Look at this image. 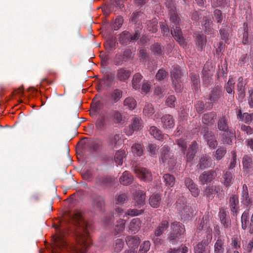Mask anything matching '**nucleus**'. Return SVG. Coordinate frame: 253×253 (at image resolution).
I'll use <instances>...</instances> for the list:
<instances>
[{
  "label": "nucleus",
  "instance_id": "1",
  "mask_svg": "<svg viewBox=\"0 0 253 253\" xmlns=\"http://www.w3.org/2000/svg\"><path fill=\"white\" fill-rule=\"evenodd\" d=\"M76 230V244L69 245L60 233L53 238V253H87L91 244L88 232L89 224L84 219L81 212L76 211L71 215Z\"/></svg>",
  "mask_w": 253,
  "mask_h": 253
},
{
  "label": "nucleus",
  "instance_id": "2",
  "mask_svg": "<svg viewBox=\"0 0 253 253\" xmlns=\"http://www.w3.org/2000/svg\"><path fill=\"white\" fill-rule=\"evenodd\" d=\"M169 15L170 21L173 24L171 29V34L179 44L184 47L186 45V42L179 26L180 18L175 10L169 12Z\"/></svg>",
  "mask_w": 253,
  "mask_h": 253
},
{
  "label": "nucleus",
  "instance_id": "3",
  "mask_svg": "<svg viewBox=\"0 0 253 253\" xmlns=\"http://www.w3.org/2000/svg\"><path fill=\"white\" fill-rule=\"evenodd\" d=\"M175 207L182 219L188 220L194 215V211L189 204H187L186 198L183 196L178 198Z\"/></svg>",
  "mask_w": 253,
  "mask_h": 253
},
{
  "label": "nucleus",
  "instance_id": "4",
  "mask_svg": "<svg viewBox=\"0 0 253 253\" xmlns=\"http://www.w3.org/2000/svg\"><path fill=\"white\" fill-rule=\"evenodd\" d=\"M171 231L168 237V240L172 244H175L184 232V226L182 223L175 221L171 223Z\"/></svg>",
  "mask_w": 253,
  "mask_h": 253
},
{
  "label": "nucleus",
  "instance_id": "5",
  "mask_svg": "<svg viewBox=\"0 0 253 253\" xmlns=\"http://www.w3.org/2000/svg\"><path fill=\"white\" fill-rule=\"evenodd\" d=\"M132 168L134 173L141 180L145 182H150L152 180L151 172L147 169L142 168L138 165L133 164Z\"/></svg>",
  "mask_w": 253,
  "mask_h": 253
},
{
  "label": "nucleus",
  "instance_id": "6",
  "mask_svg": "<svg viewBox=\"0 0 253 253\" xmlns=\"http://www.w3.org/2000/svg\"><path fill=\"white\" fill-rule=\"evenodd\" d=\"M140 36V32L136 30L133 34L127 31H124L120 34L119 41L121 44L126 45L131 42L137 41Z\"/></svg>",
  "mask_w": 253,
  "mask_h": 253
},
{
  "label": "nucleus",
  "instance_id": "7",
  "mask_svg": "<svg viewBox=\"0 0 253 253\" xmlns=\"http://www.w3.org/2000/svg\"><path fill=\"white\" fill-rule=\"evenodd\" d=\"M161 163H167L172 166L175 164V159L173 155L170 152V147L164 146L161 149V156L160 157Z\"/></svg>",
  "mask_w": 253,
  "mask_h": 253
},
{
  "label": "nucleus",
  "instance_id": "8",
  "mask_svg": "<svg viewBox=\"0 0 253 253\" xmlns=\"http://www.w3.org/2000/svg\"><path fill=\"white\" fill-rule=\"evenodd\" d=\"M197 229L199 231L205 230L207 235L211 238L212 229L210 223V215L208 213L205 214L201 220L200 223L198 225Z\"/></svg>",
  "mask_w": 253,
  "mask_h": 253
},
{
  "label": "nucleus",
  "instance_id": "9",
  "mask_svg": "<svg viewBox=\"0 0 253 253\" xmlns=\"http://www.w3.org/2000/svg\"><path fill=\"white\" fill-rule=\"evenodd\" d=\"M122 134L120 133L110 135L107 141L108 146L111 149H117L122 144Z\"/></svg>",
  "mask_w": 253,
  "mask_h": 253
},
{
  "label": "nucleus",
  "instance_id": "10",
  "mask_svg": "<svg viewBox=\"0 0 253 253\" xmlns=\"http://www.w3.org/2000/svg\"><path fill=\"white\" fill-rule=\"evenodd\" d=\"M229 204L231 214L236 217L240 210L238 196L235 194L231 195L229 198Z\"/></svg>",
  "mask_w": 253,
  "mask_h": 253
},
{
  "label": "nucleus",
  "instance_id": "11",
  "mask_svg": "<svg viewBox=\"0 0 253 253\" xmlns=\"http://www.w3.org/2000/svg\"><path fill=\"white\" fill-rule=\"evenodd\" d=\"M83 147L90 151L96 152L103 147V142L100 139L96 140H87L83 142Z\"/></svg>",
  "mask_w": 253,
  "mask_h": 253
},
{
  "label": "nucleus",
  "instance_id": "12",
  "mask_svg": "<svg viewBox=\"0 0 253 253\" xmlns=\"http://www.w3.org/2000/svg\"><path fill=\"white\" fill-rule=\"evenodd\" d=\"M221 192H222V188L219 186H208L204 191V195L209 200H212L215 194L219 197Z\"/></svg>",
  "mask_w": 253,
  "mask_h": 253
},
{
  "label": "nucleus",
  "instance_id": "13",
  "mask_svg": "<svg viewBox=\"0 0 253 253\" xmlns=\"http://www.w3.org/2000/svg\"><path fill=\"white\" fill-rule=\"evenodd\" d=\"M143 212V211L138 210L136 209H129L126 212H124L123 210L121 208H117L115 212L114 213L113 216L115 217H125L127 215L136 216L141 214Z\"/></svg>",
  "mask_w": 253,
  "mask_h": 253
},
{
  "label": "nucleus",
  "instance_id": "14",
  "mask_svg": "<svg viewBox=\"0 0 253 253\" xmlns=\"http://www.w3.org/2000/svg\"><path fill=\"white\" fill-rule=\"evenodd\" d=\"M216 173L213 170L205 171L199 176V180L202 185L211 182L215 177Z\"/></svg>",
  "mask_w": 253,
  "mask_h": 253
},
{
  "label": "nucleus",
  "instance_id": "15",
  "mask_svg": "<svg viewBox=\"0 0 253 253\" xmlns=\"http://www.w3.org/2000/svg\"><path fill=\"white\" fill-rule=\"evenodd\" d=\"M241 200L242 204L247 206H249L252 203V198L249 194L248 186L246 184L242 185Z\"/></svg>",
  "mask_w": 253,
  "mask_h": 253
},
{
  "label": "nucleus",
  "instance_id": "16",
  "mask_svg": "<svg viewBox=\"0 0 253 253\" xmlns=\"http://www.w3.org/2000/svg\"><path fill=\"white\" fill-rule=\"evenodd\" d=\"M202 73V78L203 84L206 86H207L211 83L212 73L211 70L209 68V65L207 63L204 65Z\"/></svg>",
  "mask_w": 253,
  "mask_h": 253
},
{
  "label": "nucleus",
  "instance_id": "17",
  "mask_svg": "<svg viewBox=\"0 0 253 253\" xmlns=\"http://www.w3.org/2000/svg\"><path fill=\"white\" fill-rule=\"evenodd\" d=\"M130 75L131 72L130 70L125 67H122L117 70L116 76L119 81L125 82L129 79Z\"/></svg>",
  "mask_w": 253,
  "mask_h": 253
},
{
  "label": "nucleus",
  "instance_id": "18",
  "mask_svg": "<svg viewBox=\"0 0 253 253\" xmlns=\"http://www.w3.org/2000/svg\"><path fill=\"white\" fill-rule=\"evenodd\" d=\"M217 115L214 112L204 114L202 118V123L207 126H212L216 119Z\"/></svg>",
  "mask_w": 253,
  "mask_h": 253
},
{
  "label": "nucleus",
  "instance_id": "19",
  "mask_svg": "<svg viewBox=\"0 0 253 253\" xmlns=\"http://www.w3.org/2000/svg\"><path fill=\"white\" fill-rule=\"evenodd\" d=\"M229 122L225 116H222L218 118L217 121V128L219 130L228 132L229 130Z\"/></svg>",
  "mask_w": 253,
  "mask_h": 253
},
{
  "label": "nucleus",
  "instance_id": "20",
  "mask_svg": "<svg viewBox=\"0 0 253 253\" xmlns=\"http://www.w3.org/2000/svg\"><path fill=\"white\" fill-rule=\"evenodd\" d=\"M198 166L201 169L211 167L212 166V160L209 155H203L200 159Z\"/></svg>",
  "mask_w": 253,
  "mask_h": 253
},
{
  "label": "nucleus",
  "instance_id": "21",
  "mask_svg": "<svg viewBox=\"0 0 253 253\" xmlns=\"http://www.w3.org/2000/svg\"><path fill=\"white\" fill-rule=\"evenodd\" d=\"M161 123L163 128L170 129L174 126V120L172 116L167 114L161 118Z\"/></svg>",
  "mask_w": 253,
  "mask_h": 253
},
{
  "label": "nucleus",
  "instance_id": "22",
  "mask_svg": "<svg viewBox=\"0 0 253 253\" xmlns=\"http://www.w3.org/2000/svg\"><path fill=\"white\" fill-rule=\"evenodd\" d=\"M222 94L221 88L218 86L213 88L209 95V99L212 103L218 101Z\"/></svg>",
  "mask_w": 253,
  "mask_h": 253
},
{
  "label": "nucleus",
  "instance_id": "23",
  "mask_svg": "<svg viewBox=\"0 0 253 253\" xmlns=\"http://www.w3.org/2000/svg\"><path fill=\"white\" fill-rule=\"evenodd\" d=\"M198 144L194 141L190 145L188 149V152L186 154V160L187 162H191L197 152Z\"/></svg>",
  "mask_w": 253,
  "mask_h": 253
},
{
  "label": "nucleus",
  "instance_id": "24",
  "mask_svg": "<svg viewBox=\"0 0 253 253\" xmlns=\"http://www.w3.org/2000/svg\"><path fill=\"white\" fill-rule=\"evenodd\" d=\"M133 199L138 205H143L145 201V192L142 190H139L133 193Z\"/></svg>",
  "mask_w": 253,
  "mask_h": 253
},
{
  "label": "nucleus",
  "instance_id": "25",
  "mask_svg": "<svg viewBox=\"0 0 253 253\" xmlns=\"http://www.w3.org/2000/svg\"><path fill=\"white\" fill-rule=\"evenodd\" d=\"M242 163L244 171L247 173L250 172L253 168V160L249 155H245L243 158Z\"/></svg>",
  "mask_w": 253,
  "mask_h": 253
},
{
  "label": "nucleus",
  "instance_id": "26",
  "mask_svg": "<svg viewBox=\"0 0 253 253\" xmlns=\"http://www.w3.org/2000/svg\"><path fill=\"white\" fill-rule=\"evenodd\" d=\"M104 204V199L102 196H96L92 200V206L95 210L102 211Z\"/></svg>",
  "mask_w": 253,
  "mask_h": 253
},
{
  "label": "nucleus",
  "instance_id": "27",
  "mask_svg": "<svg viewBox=\"0 0 253 253\" xmlns=\"http://www.w3.org/2000/svg\"><path fill=\"white\" fill-rule=\"evenodd\" d=\"M202 26L205 33L207 34H212L213 33V29L212 28L213 23L207 16H204L203 18Z\"/></svg>",
  "mask_w": 253,
  "mask_h": 253
},
{
  "label": "nucleus",
  "instance_id": "28",
  "mask_svg": "<svg viewBox=\"0 0 253 253\" xmlns=\"http://www.w3.org/2000/svg\"><path fill=\"white\" fill-rule=\"evenodd\" d=\"M133 179V175L128 171H124L120 178V183L124 185L130 184Z\"/></svg>",
  "mask_w": 253,
  "mask_h": 253
},
{
  "label": "nucleus",
  "instance_id": "29",
  "mask_svg": "<svg viewBox=\"0 0 253 253\" xmlns=\"http://www.w3.org/2000/svg\"><path fill=\"white\" fill-rule=\"evenodd\" d=\"M161 200V196L159 194L154 193L149 198V204L152 207L157 208L160 205Z\"/></svg>",
  "mask_w": 253,
  "mask_h": 253
},
{
  "label": "nucleus",
  "instance_id": "30",
  "mask_svg": "<svg viewBox=\"0 0 253 253\" xmlns=\"http://www.w3.org/2000/svg\"><path fill=\"white\" fill-rule=\"evenodd\" d=\"M150 133L157 140H163L168 137L167 135L163 134L161 131L155 126H151L149 129Z\"/></svg>",
  "mask_w": 253,
  "mask_h": 253
},
{
  "label": "nucleus",
  "instance_id": "31",
  "mask_svg": "<svg viewBox=\"0 0 253 253\" xmlns=\"http://www.w3.org/2000/svg\"><path fill=\"white\" fill-rule=\"evenodd\" d=\"M169 225L168 221L163 220L160 223L159 225L156 229L154 234L155 236L159 237L167 230Z\"/></svg>",
  "mask_w": 253,
  "mask_h": 253
},
{
  "label": "nucleus",
  "instance_id": "32",
  "mask_svg": "<svg viewBox=\"0 0 253 253\" xmlns=\"http://www.w3.org/2000/svg\"><path fill=\"white\" fill-rule=\"evenodd\" d=\"M95 128L99 131L105 129L107 126L106 118L104 115H100L95 122Z\"/></svg>",
  "mask_w": 253,
  "mask_h": 253
},
{
  "label": "nucleus",
  "instance_id": "33",
  "mask_svg": "<svg viewBox=\"0 0 253 253\" xmlns=\"http://www.w3.org/2000/svg\"><path fill=\"white\" fill-rule=\"evenodd\" d=\"M123 96V91L120 89H114L109 95L110 100L114 103L118 102Z\"/></svg>",
  "mask_w": 253,
  "mask_h": 253
},
{
  "label": "nucleus",
  "instance_id": "34",
  "mask_svg": "<svg viewBox=\"0 0 253 253\" xmlns=\"http://www.w3.org/2000/svg\"><path fill=\"white\" fill-rule=\"evenodd\" d=\"M141 119L138 117H134L132 119L131 123L129 126L131 132L127 135H131L132 132L139 130L142 126Z\"/></svg>",
  "mask_w": 253,
  "mask_h": 253
},
{
  "label": "nucleus",
  "instance_id": "35",
  "mask_svg": "<svg viewBox=\"0 0 253 253\" xmlns=\"http://www.w3.org/2000/svg\"><path fill=\"white\" fill-rule=\"evenodd\" d=\"M191 82L193 88L198 91L200 88V77L198 74L192 73L190 75Z\"/></svg>",
  "mask_w": 253,
  "mask_h": 253
},
{
  "label": "nucleus",
  "instance_id": "36",
  "mask_svg": "<svg viewBox=\"0 0 253 253\" xmlns=\"http://www.w3.org/2000/svg\"><path fill=\"white\" fill-rule=\"evenodd\" d=\"M141 225V222L139 218H134L130 223L129 230L131 233L135 234L139 231Z\"/></svg>",
  "mask_w": 253,
  "mask_h": 253
},
{
  "label": "nucleus",
  "instance_id": "37",
  "mask_svg": "<svg viewBox=\"0 0 253 253\" xmlns=\"http://www.w3.org/2000/svg\"><path fill=\"white\" fill-rule=\"evenodd\" d=\"M111 181V178L108 176L98 175L95 179V184L99 186H107Z\"/></svg>",
  "mask_w": 253,
  "mask_h": 253
},
{
  "label": "nucleus",
  "instance_id": "38",
  "mask_svg": "<svg viewBox=\"0 0 253 253\" xmlns=\"http://www.w3.org/2000/svg\"><path fill=\"white\" fill-rule=\"evenodd\" d=\"M126 157V152L124 150H120L116 152L114 156V160L118 165H122L123 159Z\"/></svg>",
  "mask_w": 253,
  "mask_h": 253
},
{
  "label": "nucleus",
  "instance_id": "39",
  "mask_svg": "<svg viewBox=\"0 0 253 253\" xmlns=\"http://www.w3.org/2000/svg\"><path fill=\"white\" fill-rule=\"evenodd\" d=\"M250 214L248 210L245 211L241 216V226L244 230H248L250 222L249 221Z\"/></svg>",
  "mask_w": 253,
  "mask_h": 253
},
{
  "label": "nucleus",
  "instance_id": "40",
  "mask_svg": "<svg viewBox=\"0 0 253 253\" xmlns=\"http://www.w3.org/2000/svg\"><path fill=\"white\" fill-rule=\"evenodd\" d=\"M126 242L129 247L134 248L139 244V238L137 236H129L127 237Z\"/></svg>",
  "mask_w": 253,
  "mask_h": 253
},
{
  "label": "nucleus",
  "instance_id": "41",
  "mask_svg": "<svg viewBox=\"0 0 253 253\" xmlns=\"http://www.w3.org/2000/svg\"><path fill=\"white\" fill-rule=\"evenodd\" d=\"M143 76L139 73L135 74L132 78V85L135 89H138L140 88V82L142 80Z\"/></svg>",
  "mask_w": 253,
  "mask_h": 253
},
{
  "label": "nucleus",
  "instance_id": "42",
  "mask_svg": "<svg viewBox=\"0 0 253 253\" xmlns=\"http://www.w3.org/2000/svg\"><path fill=\"white\" fill-rule=\"evenodd\" d=\"M181 77V72L178 66H173L171 71V77L172 81L174 80L178 81L180 80Z\"/></svg>",
  "mask_w": 253,
  "mask_h": 253
},
{
  "label": "nucleus",
  "instance_id": "43",
  "mask_svg": "<svg viewBox=\"0 0 253 253\" xmlns=\"http://www.w3.org/2000/svg\"><path fill=\"white\" fill-rule=\"evenodd\" d=\"M124 105L130 110H133L136 106V101L133 97H127L124 101Z\"/></svg>",
  "mask_w": 253,
  "mask_h": 253
},
{
  "label": "nucleus",
  "instance_id": "44",
  "mask_svg": "<svg viewBox=\"0 0 253 253\" xmlns=\"http://www.w3.org/2000/svg\"><path fill=\"white\" fill-rule=\"evenodd\" d=\"M131 151L134 156L140 157L143 153L142 147L140 144H134L131 147Z\"/></svg>",
  "mask_w": 253,
  "mask_h": 253
},
{
  "label": "nucleus",
  "instance_id": "45",
  "mask_svg": "<svg viewBox=\"0 0 253 253\" xmlns=\"http://www.w3.org/2000/svg\"><path fill=\"white\" fill-rule=\"evenodd\" d=\"M196 42L200 50H202L207 42L206 36L203 34H198L197 36Z\"/></svg>",
  "mask_w": 253,
  "mask_h": 253
},
{
  "label": "nucleus",
  "instance_id": "46",
  "mask_svg": "<svg viewBox=\"0 0 253 253\" xmlns=\"http://www.w3.org/2000/svg\"><path fill=\"white\" fill-rule=\"evenodd\" d=\"M224 251V241L221 239H218L214 244V253H223Z\"/></svg>",
  "mask_w": 253,
  "mask_h": 253
},
{
  "label": "nucleus",
  "instance_id": "47",
  "mask_svg": "<svg viewBox=\"0 0 253 253\" xmlns=\"http://www.w3.org/2000/svg\"><path fill=\"white\" fill-rule=\"evenodd\" d=\"M113 119L115 123L123 124L125 120L123 117L122 114L119 111H114L112 114Z\"/></svg>",
  "mask_w": 253,
  "mask_h": 253
},
{
  "label": "nucleus",
  "instance_id": "48",
  "mask_svg": "<svg viewBox=\"0 0 253 253\" xmlns=\"http://www.w3.org/2000/svg\"><path fill=\"white\" fill-rule=\"evenodd\" d=\"M163 178L166 186L171 187L174 185L175 177L173 175L170 174H165L163 176Z\"/></svg>",
  "mask_w": 253,
  "mask_h": 253
},
{
  "label": "nucleus",
  "instance_id": "49",
  "mask_svg": "<svg viewBox=\"0 0 253 253\" xmlns=\"http://www.w3.org/2000/svg\"><path fill=\"white\" fill-rule=\"evenodd\" d=\"M143 112L145 116L149 117L155 113L154 106L151 103H147L145 105Z\"/></svg>",
  "mask_w": 253,
  "mask_h": 253
},
{
  "label": "nucleus",
  "instance_id": "50",
  "mask_svg": "<svg viewBox=\"0 0 253 253\" xmlns=\"http://www.w3.org/2000/svg\"><path fill=\"white\" fill-rule=\"evenodd\" d=\"M120 218L119 221H117V224L115 226V230L117 233L122 232L125 229L126 220L122 218V217H120Z\"/></svg>",
  "mask_w": 253,
  "mask_h": 253
},
{
  "label": "nucleus",
  "instance_id": "51",
  "mask_svg": "<svg viewBox=\"0 0 253 253\" xmlns=\"http://www.w3.org/2000/svg\"><path fill=\"white\" fill-rule=\"evenodd\" d=\"M241 237L238 236H234L231 238V245L232 247L235 249L238 250L241 248Z\"/></svg>",
  "mask_w": 253,
  "mask_h": 253
},
{
  "label": "nucleus",
  "instance_id": "52",
  "mask_svg": "<svg viewBox=\"0 0 253 253\" xmlns=\"http://www.w3.org/2000/svg\"><path fill=\"white\" fill-rule=\"evenodd\" d=\"M244 28V33L243 35V40L242 42L244 44H247L249 43V29L248 26V24L246 23H244L243 25Z\"/></svg>",
  "mask_w": 253,
  "mask_h": 253
},
{
  "label": "nucleus",
  "instance_id": "53",
  "mask_svg": "<svg viewBox=\"0 0 253 253\" xmlns=\"http://www.w3.org/2000/svg\"><path fill=\"white\" fill-rule=\"evenodd\" d=\"M223 177L224 178V184L226 187L230 185L233 180V176L231 172L228 171H226Z\"/></svg>",
  "mask_w": 253,
  "mask_h": 253
},
{
  "label": "nucleus",
  "instance_id": "54",
  "mask_svg": "<svg viewBox=\"0 0 253 253\" xmlns=\"http://www.w3.org/2000/svg\"><path fill=\"white\" fill-rule=\"evenodd\" d=\"M164 48L159 43H156L152 45V50L156 55H161L164 53Z\"/></svg>",
  "mask_w": 253,
  "mask_h": 253
},
{
  "label": "nucleus",
  "instance_id": "55",
  "mask_svg": "<svg viewBox=\"0 0 253 253\" xmlns=\"http://www.w3.org/2000/svg\"><path fill=\"white\" fill-rule=\"evenodd\" d=\"M207 245L206 241H202L201 242L199 243L195 247V253H204Z\"/></svg>",
  "mask_w": 253,
  "mask_h": 253
},
{
  "label": "nucleus",
  "instance_id": "56",
  "mask_svg": "<svg viewBox=\"0 0 253 253\" xmlns=\"http://www.w3.org/2000/svg\"><path fill=\"white\" fill-rule=\"evenodd\" d=\"M157 24L158 22L155 20H152V21H147V25L148 30L153 33H156L158 30Z\"/></svg>",
  "mask_w": 253,
  "mask_h": 253
},
{
  "label": "nucleus",
  "instance_id": "57",
  "mask_svg": "<svg viewBox=\"0 0 253 253\" xmlns=\"http://www.w3.org/2000/svg\"><path fill=\"white\" fill-rule=\"evenodd\" d=\"M226 150L225 148L220 147L215 152L214 157L217 160H221L225 155Z\"/></svg>",
  "mask_w": 253,
  "mask_h": 253
},
{
  "label": "nucleus",
  "instance_id": "58",
  "mask_svg": "<svg viewBox=\"0 0 253 253\" xmlns=\"http://www.w3.org/2000/svg\"><path fill=\"white\" fill-rule=\"evenodd\" d=\"M234 81L232 78H230L225 86L226 90L229 94L234 93Z\"/></svg>",
  "mask_w": 253,
  "mask_h": 253
},
{
  "label": "nucleus",
  "instance_id": "59",
  "mask_svg": "<svg viewBox=\"0 0 253 253\" xmlns=\"http://www.w3.org/2000/svg\"><path fill=\"white\" fill-rule=\"evenodd\" d=\"M114 81V78L109 74L104 76L102 79V82L107 86L110 87Z\"/></svg>",
  "mask_w": 253,
  "mask_h": 253
},
{
  "label": "nucleus",
  "instance_id": "60",
  "mask_svg": "<svg viewBox=\"0 0 253 253\" xmlns=\"http://www.w3.org/2000/svg\"><path fill=\"white\" fill-rule=\"evenodd\" d=\"M124 245V241L121 239H117L114 243V249L116 252H120L123 248Z\"/></svg>",
  "mask_w": 253,
  "mask_h": 253
},
{
  "label": "nucleus",
  "instance_id": "61",
  "mask_svg": "<svg viewBox=\"0 0 253 253\" xmlns=\"http://www.w3.org/2000/svg\"><path fill=\"white\" fill-rule=\"evenodd\" d=\"M150 243L149 241H145L140 246L138 253H146L150 249Z\"/></svg>",
  "mask_w": 253,
  "mask_h": 253
},
{
  "label": "nucleus",
  "instance_id": "62",
  "mask_svg": "<svg viewBox=\"0 0 253 253\" xmlns=\"http://www.w3.org/2000/svg\"><path fill=\"white\" fill-rule=\"evenodd\" d=\"M253 120V114H249L248 113H244L243 114V118H242V121L244 122L246 124H250L252 120Z\"/></svg>",
  "mask_w": 253,
  "mask_h": 253
},
{
  "label": "nucleus",
  "instance_id": "63",
  "mask_svg": "<svg viewBox=\"0 0 253 253\" xmlns=\"http://www.w3.org/2000/svg\"><path fill=\"white\" fill-rule=\"evenodd\" d=\"M168 72L165 70L160 69L156 75V79L159 81L163 80L168 76Z\"/></svg>",
  "mask_w": 253,
  "mask_h": 253
},
{
  "label": "nucleus",
  "instance_id": "64",
  "mask_svg": "<svg viewBox=\"0 0 253 253\" xmlns=\"http://www.w3.org/2000/svg\"><path fill=\"white\" fill-rule=\"evenodd\" d=\"M203 136L206 141L208 140L210 138L211 139L214 136V133L209 130V128L207 127H204V135Z\"/></svg>",
  "mask_w": 253,
  "mask_h": 253
}]
</instances>
